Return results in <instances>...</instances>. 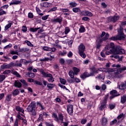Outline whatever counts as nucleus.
I'll return each mask as SVG.
<instances>
[{
    "label": "nucleus",
    "instance_id": "obj_44",
    "mask_svg": "<svg viewBox=\"0 0 126 126\" xmlns=\"http://www.w3.org/2000/svg\"><path fill=\"white\" fill-rule=\"evenodd\" d=\"M73 43V40H70L68 42V46L69 48H71L72 47V44Z\"/></svg>",
    "mask_w": 126,
    "mask_h": 126
},
{
    "label": "nucleus",
    "instance_id": "obj_28",
    "mask_svg": "<svg viewBox=\"0 0 126 126\" xmlns=\"http://www.w3.org/2000/svg\"><path fill=\"white\" fill-rule=\"evenodd\" d=\"M52 117L54 118L55 121L56 122H59V118H58V115L56 113L52 114Z\"/></svg>",
    "mask_w": 126,
    "mask_h": 126
},
{
    "label": "nucleus",
    "instance_id": "obj_49",
    "mask_svg": "<svg viewBox=\"0 0 126 126\" xmlns=\"http://www.w3.org/2000/svg\"><path fill=\"white\" fill-rule=\"evenodd\" d=\"M70 5L71 6V7H74L77 5V4H76L75 2H71L70 3Z\"/></svg>",
    "mask_w": 126,
    "mask_h": 126
},
{
    "label": "nucleus",
    "instance_id": "obj_13",
    "mask_svg": "<svg viewBox=\"0 0 126 126\" xmlns=\"http://www.w3.org/2000/svg\"><path fill=\"white\" fill-rule=\"evenodd\" d=\"M110 94L111 95L110 99H113V98H115V97H117V96H119L120 95L119 94H118V92H117L116 90L111 91Z\"/></svg>",
    "mask_w": 126,
    "mask_h": 126
},
{
    "label": "nucleus",
    "instance_id": "obj_57",
    "mask_svg": "<svg viewBox=\"0 0 126 126\" xmlns=\"http://www.w3.org/2000/svg\"><path fill=\"white\" fill-rule=\"evenodd\" d=\"M19 120L18 119H16L14 122V126H18V122Z\"/></svg>",
    "mask_w": 126,
    "mask_h": 126
},
{
    "label": "nucleus",
    "instance_id": "obj_20",
    "mask_svg": "<svg viewBox=\"0 0 126 126\" xmlns=\"http://www.w3.org/2000/svg\"><path fill=\"white\" fill-rule=\"evenodd\" d=\"M79 33H84L85 32V28L84 26L81 25L79 29Z\"/></svg>",
    "mask_w": 126,
    "mask_h": 126
},
{
    "label": "nucleus",
    "instance_id": "obj_6",
    "mask_svg": "<svg viewBox=\"0 0 126 126\" xmlns=\"http://www.w3.org/2000/svg\"><path fill=\"white\" fill-rule=\"evenodd\" d=\"M39 71L41 72V74H42L43 77H49L48 79L49 82H53L55 81L54 77H53L52 74L46 73L43 69H40Z\"/></svg>",
    "mask_w": 126,
    "mask_h": 126
},
{
    "label": "nucleus",
    "instance_id": "obj_26",
    "mask_svg": "<svg viewBox=\"0 0 126 126\" xmlns=\"http://www.w3.org/2000/svg\"><path fill=\"white\" fill-rule=\"evenodd\" d=\"M12 94L13 96H17V95H18L19 94V91L18 89H16L12 92Z\"/></svg>",
    "mask_w": 126,
    "mask_h": 126
},
{
    "label": "nucleus",
    "instance_id": "obj_45",
    "mask_svg": "<svg viewBox=\"0 0 126 126\" xmlns=\"http://www.w3.org/2000/svg\"><path fill=\"white\" fill-rule=\"evenodd\" d=\"M28 75H29V77H34L35 76V74L33 73H28Z\"/></svg>",
    "mask_w": 126,
    "mask_h": 126
},
{
    "label": "nucleus",
    "instance_id": "obj_25",
    "mask_svg": "<svg viewBox=\"0 0 126 126\" xmlns=\"http://www.w3.org/2000/svg\"><path fill=\"white\" fill-rule=\"evenodd\" d=\"M126 95H123L121 96V102L122 104H125L126 103Z\"/></svg>",
    "mask_w": 126,
    "mask_h": 126
},
{
    "label": "nucleus",
    "instance_id": "obj_38",
    "mask_svg": "<svg viewBox=\"0 0 126 126\" xmlns=\"http://www.w3.org/2000/svg\"><path fill=\"white\" fill-rule=\"evenodd\" d=\"M117 122H118L117 119L113 120L112 121L110 122V126H113V125H115V124H117Z\"/></svg>",
    "mask_w": 126,
    "mask_h": 126
},
{
    "label": "nucleus",
    "instance_id": "obj_36",
    "mask_svg": "<svg viewBox=\"0 0 126 126\" xmlns=\"http://www.w3.org/2000/svg\"><path fill=\"white\" fill-rule=\"evenodd\" d=\"M60 82L62 83V84H63L64 85L65 83H66V80L65 79L63 78H60Z\"/></svg>",
    "mask_w": 126,
    "mask_h": 126
},
{
    "label": "nucleus",
    "instance_id": "obj_40",
    "mask_svg": "<svg viewBox=\"0 0 126 126\" xmlns=\"http://www.w3.org/2000/svg\"><path fill=\"white\" fill-rule=\"evenodd\" d=\"M58 85L60 87H61V88H62V89H65V90H67V91L68 90V89H67V88L65 87V86H63V85H61V84H59Z\"/></svg>",
    "mask_w": 126,
    "mask_h": 126
},
{
    "label": "nucleus",
    "instance_id": "obj_27",
    "mask_svg": "<svg viewBox=\"0 0 126 126\" xmlns=\"http://www.w3.org/2000/svg\"><path fill=\"white\" fill-rule=\"evenodd\" d=\"M69 76H70V77H71V78H74V73H73V71L72 70H70L69 71Z\"/></svg>",
    "mask_w": 126,
    "mask_h": 126
},
{
    "label": "nucleus",
    "instance_id": "obj_4",
    "mask_svg": "<svg viewBox=\"0 0 126 126\" xmlns=\"http://www.w3.org/2000/svg\"><path fill=\"white\" fill-rule=\"evenodd\" d=\"M36 109V105L35 103H32L30 104L27 107V110L29 113H30L31 115L32 116H36V111L35 110Z\"/></svg>",
    "mask_w": 126,
    "mask_h": 126
},
{
    "label": "nucleus",
    "instance_id": "obj_41",
    "mask_svg": "<svg viewBox=\"0 0 126 126\" xmlns=\"http://www.w3.org/2000/svg\"><path fill=\"white\" fill-rule=\"evenodd\" d=\"M54 87H55V85L53 84H47L48 88L52 89V88H54Z\"/></svg>",
    "mask_w": 126,
    "mask_h": 126
},
{
    "label": "nucleus",
    "instance_id": "obj_17",
    "mask_svg": "<svg viewBox=\"0 0 126 126\" xmlns=\"http://www.w3.org/2000/svg\"><path fill=\"white\" fill-rule=\"evenodd\" d=\"M11 25H12V21H8V24H7L4 27L5 31H6L8 29H9L10 27H11Z\"/></svg>",
    "mask_w": 126,
    "mask_h": 126
},
{
    "label": "nucleus",
    "instance_id": "obj_10",
    "mask_svg": "<svg viewBox=\"0 0 126 126\" xmlns=\"http://www.w3.org/2000/svg\"><path fill=\"white\" fill-rule=\"evenodd\" d=\"M106 103H107V99H104L102 102L100 104V106L99 107V110L102 111V110H104L105 108H106Z\"/></svg>",
    "mask_w": 126,
    "mask_h": 126
},
{
    "label": "nucleus",
    "instance_id": "obj_37",
    "mask_svg": "<svg viewBox=\"0 0 126 126\" xmlns=\"http://www.w3.org/2000/svg\"><path fill=\"white\" fill-rule=\"evenodd\" d=\"M20 82L23 83V84L24 85V86H28V84L26 82V81L25 80L21 79Z\"/></svg>",
    "mask_w": 126,
    "mask_h": 126
},
{
    "label": "nucleus",
    "instance_id": "obj_64",
    "mask_svg": "<svg viewBox=\"0 0 126 126\" xmlns=\"http://www.w3.org/2000/svg\"><path fill=\"white\" fill-rule=\"evenodd\" d=\"M28 17L29 18H33V14L32 13H29Z\"/></svg>",
    "mask_w": 126,
    "mask_h": 126
},
{
    "label": "nucleus",
    "instance_id": "obj_54",
    "mask_svg": "<svg viewBox=\"0 0 126 126\" xmlns=\"http://www.w3.org/2000/svg\"><path fill=\"white\" fill-rule=\"evenodd\" d=\"M87 122V120L86 119H82L81 121V123L82 125H85V124H86Z\"/></svg>",
    "mask_w": 126,
    "mask_h": 126
},
{
    "label": "nucleus",
    "instance_id": "obj_33",
    "mask_svg": "<svg viewBox=\"0 0 126 126\" xmlns=\"http://www.w3.org/2000/svg\"><path fill=\"white\" fill-rule=\"evenodd\" d=\"M95 78H97L98 79H102L104 80L105 79V76H102L101 74H99L98 76L96 77Z\"/></svg>",
    "mask_w": 126,
    "mask_h": 126
},
{
    "label": "nucleus",
    "instance_id": "obj_55",
    "mask_svg": "<svg viewBox=\"0 0 126 126\" xmlns=\"http://www.w3.org/2000/svg\"><path fill=\"white\" fill-rule=\"evenodd\" d=\"M43 49L44 51H48L50 52V47H47V46H44L43 47Z\"/></svg>",
    "mask_w": 126,
    "mask_h": 126
},
{
    "label": "nucleus",
    "instance_id": "obj_22",
    "mask_svg": "<svg viewBox=\"0 0 126 126\" xmlns=\"http://www.w3.org/2000/svg\"><path fill=\"white\" fill-rule=\"evenodd\" d=\"M117 119L118 120H120V121H123V120L125 119V115H124L123 113L121 114L118 116Z\"/></svg>",
    "mask_w": 126,
    "mask_h": 126
},
{
    "label": "nucleus",
    "instance_id": "obj_11",
    "mask_svg": "<svg viewBox=\"0 0 126 126\" xmlns=\"http://www.w3.org/2000/svg\"><path fill=\"white\" fill-rule=\"evenodd\" d=\"M120 18L119 16H114V17H110L108 18V21L109 22H111V21H113V22H116L118 19Z\"/></svg>",
    "mask_w": 126,
    "mask_h": 126
},
{
    "label": "nucleus",
    "instance_id": "obj_51",
    "mask_svg": "<svg viewBox=\"0 0 126 126\" xmlns=\"http://www.w3.org/2000/svg\"><path fill=\"white\" fill-rule=\"evenodd\" d=\"M22 31L24 32H27V27L26 26H23L22 27Z\"/></svg>",
    "mask_w": 126,
    "mask_h": 126
},
{
    "label": "nucleus",
    "instance_id": "obj_3",
    "mask_svg": "<svg viewBox=\"0 0 126 126\" xmlns=\"http://www.w3.org/2000/svg\"><path fill=\"white\" fill-rule=\"evenodd\" d=\"M126 70V67H123V68H121L117 70V71H116V69L115 68H109L108 69H106V72H108L109 74H111L112 72H114L115 75H118L119 74H120V73H122V71L123 70Z\"/></svg>",
    "mask_w": 126,
    "mask_h": 126
},
{
    "label": "nucleus",
    "instance_id": "obj_52",
    "mask_svg": "<svg viewBox=\"0 0 126 126\" xmlns=\"http://www.w3.org/2000/svg\"><path fill=\"white\" fill-rule=\"evenodd\" d=\"M82 20H84V21H89V20H90V19H89L88 17H84L82 18Z\"/></svg>",
    "mask_w": 126,
    "mask_h": 126
},
{
    "label": "nucleus",
    "instance_id": "obj_30",
    "mask_svg": "<svg viewBox=\"0 0 126 126\" xmlns=\"http://www.w3.org/2000/svg\"><path fill=\"white\" fill-rule=\"evenodd\" d=\"M36 11L38 14H39V15H40V16L44 15V14L41 13V10H40V9L37 7H36Z\"/></svg>",
    "mask_w": 126,
    "mask_h": 126
},
{
    "label": "nucleus",
    "instance_id": "obj_9",
    "mask_svg": "<svg viewBox=\"0 0 126 126\" xmlns=\"http://www.w3.org/2000/svg\"><path fill=\"white\" fill-rule=\"evenodd\" d=\"M51 22L53 23H57L58 22L59 24H61L62 22H63V18L62 17H58L56 18H53L51 20Z\"/></svg>",
    "mask_w": 126,
    "mask_h": 126
},
{
    "label": "nucleus",
    "instance_id": "obj_58",
    "mask_svg": "<svg viewBox=\"0 0 126 126\" xmlns=\"http://www.w3.org/2000/svg\"><path fill=\"white\" fill-rule=\"evenodd\" d=\"M72 10L74 12H78L79 11V8H73Z\"/></svg>",
    "mask_w": 126,
    "mask_h": 126
},
{
    "label": "nucleus",
    "instance_id": "obj_16",
    "mask_svg": "<svg viewBox=\"0 0 126 126\" xmlns=\"http://www.w3.org/2000/svg\"><path fill=\"white\" fill-rule=\"evenodd\" d=\"M101 122L102 126H106L108 124V119L106 118H103Z\"/></svg>",
    "mask_w": 126,
    "mask_h": 126
},
{
    "label": "nucleus",
    "instance_id": "obj_42",
    "mask_svg": "<svg viewBox=\"0 0 126 126\" xmlns=\"http://www.w3.org/2000/svg\"><path fill=\"white\" fill-rule=\"evenodd\" d=\"M5 79V76L4 75H0V82L3 81Z\"/></svg>",
    "mask_w": 126,
    "mask_h": 126
},
{
    "label": "nucleus",
    "instance_id": "obj_29",
    "mask_svg": "<svg viewBox=\"0 0 126 126\" xmlns=\"http://www.w3.org/2000/svg\"><path fill=\"white\" fill-rule=\"evenodd\" d=\"M58 120H59V121H61V123H63V114H59V115Z\"/></svg>",
    "mask_w": 126,
    "mask_h": 126
},
{
    "label": "nucleus",
    "instance_id": "obj_23",
    "mask_svg": "<svg viewBox=\"0 0 126 126\" xmlns=\"http://www.w3.org/2000/svg\"><path fill=\"white\" fill-rule=\"evenodd\" d=\"M16 110L18 112H20L21 113L24 112V110L22 108H21L19 106H16Z\"/></svg>",
    "mask_w": 126,
    "mask_h": 126
},
{
    "label": "nucleus",
    "instance_id": "obj_8",
    "mask_svg": "<svg viewBox=\"0 0 126 126\" xmlns=\"http://www.w3.org/2000/svg\"><path fill=\"white\" fill-rule=\"evenodd\" d=\"M90 76H93V73L84 72L83 74L80 76V77L82 79H85L86 77H89Z\"/></svg>",
    "mask_w": 126,
    "mask_h": 126
},
{
    "label": "nucleus",
    "instance_id": "obj_7",
    "mask_svg": "<svg viewBox=\"0 0 126 126\" xmlns=\"http://www.w3.org/2000/svg\"><path fill=\"white\" fill-rule=\"evenodd\" d=\"M124 30H123V28H120L119 30H118V34L117 35V37L118 40H124L126 38V36L125 34H124Z\"/></svg>",
    "mask_w": 126,
    "mask_h": 126
},
{
    "label": "nucleus",
    "instance_id": "obj_53",
    "mask_svg": "<svg viewBox=\"0 0 126 126\" xmlns=\"http://www.w3.org/2000/svg\"><path fill=\"white\" fill-rule=\"evenodd\" d=\"M57 49L56 48L53 47V48H49V52H56Z\"/></svg>",
    "mask_w": 126,
    "mask_h": 126
},
{
    "label": "nucleus",
    "instance_id": "obj_47",
    "mask_svg": "<svg viewBox=\"0 0 126 126\" xmlns=\"http://www.w3.org/2000/svg\"><path fill=\"white\" fill-rule=\"evenodd\" d=\"M110 40H112V41H116V40H119L118 38V35L116 36H113L110 38Z\"/></svg>",
    "mask_w": 126,
    "mask_h": 126
},
{
    "label": "nucleus",
    "instance_id": "obj_32",
    "mask_svg": "<svg viewBox=\"0 0 126 126\" xmlns=\"http://www.w3.org/2000/svg\"><path fill=\"white\" fill-rule=\"evenodd\" d=\"M25 43H26V44H27L29 47H34V46L31 43V42L28 40L25 41Z\"/></svg>",
    "mask_w": 126,
    "mask_h": 126
},
{
    "label": "nucleus",
    "instance_id": "obj_63",
    "mask_svg": "<svg viewBox=\"0 0 126 126\" xmlns=\"http://www.w3.org/2000/svg\"><path fill=\"white\" fill-rule=\"evenodd\" d=\"M72 52H71V51H70L67 54V56L68 57V58H71V57H72Z\"/></svg>",
    "mask_w": 126,
    "mask_h": 126
},
{
    "label": "nucleus",
    "instance_id": "obj_19",
    "mask_svg": "<svg viewBox=\"0 0 126 126\" xmlns=\"http://www.w3.org/2000/svg\"><path fill=\"white\" fill-rule=\"evenodd\" d=\"M73 70L74 71V74H75L76 75H77V74H78V72L80 71V70L78 68L75 67H73Z\"/></svg>",
    "mask_w": 126,
    "mask_h": 126
},
{
    "label": "nucleus",
    "instance_id": "obj_31",
    "mask_svg": "<svg viewBox=\"0 0 126 126\" xmlns=\"http://www.w3.org/2000/svg\"><path fill=\"white\" fill-rule=\"evenodd\" d=\"M39 29H40V28H31L30 29V31L31 32H36Z\"/></svg>",
    "mask_w": 126,
    "mask_h": 126
},
{
    "label": "nucleus",
    "instance_id": "obj_48",
    "mask_svg": "<svg viewBox=\"0 0 126 126\" xmlns=\"http://www.w3.org/2000/svg\"><path fill=\"white\" fill-rule=\"evenodd\" d=\"M109 108L110 110H113L115 108V104H110L109 105Z\"/></svg>",
    "mask_w": 126,
    "mask_h": 126
},
{
    "label": "nucleus",
    "instance_id": "obj_59",
    "mask_svg": "<svg viewBox=\"0 0 126 126\" xmlns=\"http://www.w3.org/2000/svg\"><path fill=\"white\" fill-rule=\"evenodd\" d=\"M6 12L4 11L3 10H0V16L2 15L3 14H5Z\"/></svg>",
    "mask_w": 126,
    "mask_h": 126
},
{
    "label": "nucleus",
    "instance_id": "obj_12",
    "mask_svg": "<svg viewBox=\"0 0 126 126\" xmlns=\"http://www.w3.org/2000/svg\"><path fill=\"white\" fill-rule=\"evenodd\" d=\"M99 71H102L103 72L107 73V69L105 68H99L98 69H94L93 70V73H98Z\"/></svg>",
    "mask_w": 126,
    "mask_h": 126
},
{
    "label": "nucleus",
    "instance_id": "obj_46",
    "mask_svg": "<svg viewBox=\"0 0 126 126\" xmlns=\"http://www.w3.org/2000/svg\"><path fill=\"white\" fill-rule=\"evenodd\" d=\"M49 17V15H47L41 17L42 20H47Z\"/></svg>",
    "mask_w": 126,
    "mask_h": 126
},
{
    "label": "nucleus",
    "instance_id": "obj_14",
    "mask_svg": "<svg viewBox=\"0 0 126 126\" xmlns=\"http://www.w3.org/2000/svg\"><path fill=\"white\" fill-rule=\"evenodd\" d=\"M82 15L84 16H90L92 17L93 16V14L91 13V12H89V11H84L82 12Z\"/></svg>",
    "mask_w": 126,
    "mask_h": 126
},
{
    "label": "nucleus",
    "instance_id": "obj_5",
    "mask_svg": "<svg viewBox=\"0 0 126 126\" xmlns=\"http://www.w3.org/2000/svg\"><path fill=\"white\" fill-rule=\"evenodd\" d=\"M78 53L80 55V57L82 58L83 59H85L86 58V54L84 53V52L85 51V46L83 44L81 43L79 47H78Z\"/></svg>",
    "mask_w": 126,
    "mask_h": 126
},
{
    "label": "nucleus",
    "instance_id": "obj_56",
    "mask_svg": "<svg viewBox=\"0 0 126 126\" xmlns=\"http://www.w3.org/2000/svg\"><path fill=\"white\" fill-rule=\"evenodd\" d=\"M22 121H23V124L25 126H27V121L24 119H22Z\"/></svg>",
    "mask_w": 126,
    "mask_h": 126
},
{
    "label": "nucleus",
    "instance_id": "obj_18",
    "mask_svg": "<svg viewBox=\"0 0 126 126\" xmlns=\"http://www.w3.org/2000/svg\"><path fill=\"white\" fill-rule=\"evenodd\" d=\"M15 87H18V88H20L22 86V84L18 81H15L14 83Z\"/></svg>",
    "mask_w": 126,
    "mask_h": 126
},
{
    "label": "nucleus",
    "instance_id": "obj_50",
    "mask_svg": "<svg viewBox=\"0 0 126 126\" xmlns=\"http://www.w3.org/2000/svg\"><path fill=\"white\" fill-rule=\"evenodd\" d=\"M10 54H11V55H18V52H17V51H11Z\"/></svg>",
    "mask_w": 126,
    "mask_h": 126
},
{
    "label": "nucleus",
    "instance_id": "obj_21",
    "mask_svg": "<svg viewBox=\"0 0 126 126\" xmlns=\"http://www.w3.org/2000/svg\"><path fill=\"white\" fill-rule=\"evenodd\" d=\"M53 4L52 3H49V2H44V4H43V7H50L51 6H52Z\"/></svg>",
    "mask_w": 126,
    "mask_h": 126
},
{
    "label": "nucleus",
    "instance_id": "obj_15",
    "mask_svg": "<svg viewBox=\"0 0 126 126\" xmlns=\"http://www.w3.org/2000/svg\"><path fill=\"white\" fill-rule=\"evenodd\" d=\"M72 107H73L72 105H68L67 106V110L68 114H69L70 115H71V114H72V113L73 112Z\"/></svg>",
    "mask_w": 126,
    "mask_h": 126
},
{
    "label": "nucleus",
    "instance_id": "obj_24",
    "mask_svg": "<svg viewBox=\"0 0 126 126\" xmlns=\"http://www.w3.org/2000/svg\"><path fill=\"white\" fill-rule=\"evenodd\" d=\"M21 3V1L20 0H15V1H12L10 3V5L11 4H20Z\"/></svg>",
    "mask_w": 126,
    "mask_h": 126
},
{
    "label": "nucleus",
    "instance_id": "obj_43",
    "mask_svg": "<svg viewBox=\"0 0 126 126\" xmlns=\"http://www.w3.org/2000/svg\"><path fill=\"white\" fill-rule=\"evenodd\" d=\"M12 73L14 75H16L17 77H20V74H19V73H18L17 72H16V71H13Z\"/></svg>",
    "mask_w": 126,
    "mask_h": 126
},
{
    "label": "nucleus",
    "instance_id": "obj_35",
    "mask_svg": "<svg viewBox=\"0 0 126 126\" xmlns=\"http://www.w3.org/2000/svg\"><path fill=\"white\" fill-rule=\"evenodd\" d=\"M66 54H67V52L65 51H61L59 53V55H60V56H65Z\"/></svg>",
    "mask_w": 126,
    "mask_h": 126
},
{
    "label": "nucleus",
    "instance_id": "obj_1",
    "mask_svg": "<svg viewBox=\"0 0 126 126\" xmlns=\"http://www.w3.org/2000/svg\"><path fill=\"white\" fill-rule=\"evenodd\" d=\"M105 51V54L107 56L110 55H124L125 54L126 51L122 49L120 46L115 47L114 43H111L110 44H107L105 46L103 52Z\"/></svg>",
    "mask_w": 126,
    "mask_h": 126
},
{
    "label": "nucleus",
    "instance_id": "obj_61",
    "mask_svg": "<svg viewBox=\"0 0 126 126\" xmlns=\"http://www.w3.org/2000/svg\"><path fill=\"white\" fill-rule=\"evenodd\" d=\"M20 62L21 63H26V60L25 59H21L20 61Z\"/></svg>",
    "mask_w": 126,
    "mask_h": 126
},
{
    "label": "nucleus",
    "instance_id": "obj_62",
    "mask_svg": "<svg viewBox=\"0 0 126 126\" xmlns=\"http://www.w3.org/2000/svg\"><path fill=\"white\" fill-rule=\"evenodd\" d=\"M57 9H58V7H55L51 8L50 9V11H56V10H57Z\"/></svg>",
    "mask_w": 126,
    "mask_h": 126
},
{
    "label": "nucleus",
    "instance_id": "obj_2",
    "mask_svg": "<svg viewBox=\"0 0 126 126\" xmlns=\"http://www.w3.org/2000/svg\"><path fill=\"white\" fill-rule=\"evenodd\" d=\"M105 36L103 38V36ZM108 38H109V34L106 33L105 32H103L101 34V35H99L96 40V42L97 43L96 44V48L99 49L100 47H101V43L103 42V41H105L106 40H108Z\"/></svg>",
    "mask_w": 126,
    "mask_h": 126
},
{
    "label": "nucleus",
    "instance_id": "obj_60",
    "mask_svg": "<svg viewBox=\"0 0 126 126\" xmlns=\"http://www.w3.org/2000/svg\"><path fill=\"white\" fill-rule=\"evenodd\" d=\"M75 82H76L77 83H78L80 82V80L77 78H73Z\"/></svg>",
    "mask_w": 126,
    "mask_h": 126
},
{
    "label": "nucleus",
    "instance_id": "obj_39",
    "mask_svg": "<svg viewBox=\"0 0 126 126\" xmlns=\"http://www.w3.org/2000/svg\"><path fill=\"white\" fill-rule=\"evenodd\" d=\"M70 29H69V28L68 27H66L65 28V32L64 33L66 35V34H67L69 32H70Z\"/></svg>",
    "mask_w": 126,
    "mask_h": 126
},
{
    "label": "nucleus",
    "instance_id": "obj_34",
    "mask_svg": "<svg viewBox=\"0 0 126 126\" xmlns=\"http://www.w3.org/2000/svg\"><path fill=\"white\" fill-rule=\"evenodd\" d=\"M11 100V95L8 94L6 97V101L9 102Z\"/></svg>",
    "mask_w": 126,
    "mask_h": 126
}]
</instances>
